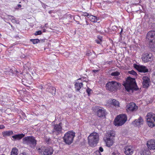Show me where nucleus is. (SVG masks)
<instances>
[{
    "label": "nucleus",
    "mask_w": 155,
    "mask_h": 155,
    "mask_svg": "<svg viewBox=\"0 0 155 155\" xmlns=\"http://www.w3.org/2000/svg\"><path fill=\"white\" fill-rule=\"evenodd\" d=\"M25 136V135L23 134L15 135L12 136L13 138V140H18L21 139Z\"/></svg>",
    "instance_id": "nucleus-19"
},
{
    "label": "nucleus",
    "mask_w": 155,
    "mask_h": 155,
    "mask_svg": "<svg viewBox=\"0 0 155 155\" xmlns=\"http://www.w3.org/2000/svg\"><path fill=\"white\" fill-rule=\"evenodd\" d=\"M150 151L148 149L144 150L142 153L143 155H150Z\"/></svg>",
    "instance_id": "nucleus-29"
},
{
    "label": "nucleus",
    "mask_w": 155,
    "mask_h": 155,
    "mask_svg": "<svg viewBox=\"0 0 155 155\" xmlns=\"http://www.w3.org/2000/svg\"><path fill=\"white\" fill-rule=\"evenodd\" d=\"M127 117L125 114H122L117 116L114 120L115 126H121L124 124L127 120Z\"/></svg>",
    "instance_id": "nucleus-5"
},
{
    "label": "nucleus",
    "mask_w": 155,
    "mask_h": 155,
    "mask_svg": "<svg viewBox=\"0 0 155 155\" xmlns=\"http://www.w3.org/2000/svg\"><path fill=\"white\" fill-rule=\"evenodd\" d=\"M99 71L98 70H93V71L94 72H96L98 71Z\"/></svg>",
    "instance_id": "nucleus-48"
},
{
    "label": "nucleus",
    "mask_w": 155,
    "mask_h": 155,
    "mask_svg": "<svg viewBox=\"0 0 155 155\" xmlns=\"http://www.w3.org/2000/svg\"><path fill=\"white\" fill-rule=\"evenodd\" d=\"M122 29L121 31V32H122Z\"/></svg>",
    "instance_id": "nucleus-53"
},
{
    "label": "nucleus",
    "mask_w": 155,
    "mask_h": 155,
    "mask_svg": "<svg viewBox=\"0 0 155 155\" xmlns=\"http://www.w3.org/2000/svg\"><path fill=\"white\" fill-rule=\"evenodd\" d=\"M149 47L151 50L155 52V42H150Z\"/></svg>",
    "instance_id": "nucleus-23"
},
{
    "label": "nucleus",
    "mask_w": 155,
    "mask_h": 155,
    "mask_svg": "<svg viewBox=\"0 0 155 155\" xmlns=\"http://www.w3.org/2000/svg\"><path fill=\"white\" fill-rule=\"evenodd\" d=\"M125 153L126 155H131L133 153V150L130 146H125L124 148Z\"/></svg>",
    "instance_id": "nucleus-17"
},
{
    "label": "nucleus",
    "mask_w": 155,
    "mask_h": 155,
    "mask_svg": "<svg viewBox=\"0 0 155 155\" xmlns=\"http://www.w3.org/2000/svg\"><path fill=\"white\" fill-rule=\"evenodd\" d=\"M2 155H4V154H2Z\"/></svg>",
    "instance_id": "nucleus-54"
},
{
    "label": "nucleus",
    "mask_w": 155,
    "mask_h": 155,
    "mask_svg": "<svg viewBox=\"0 0 155 155\" xmlns=\"http://www.w3.org/2000/svg\"><path fill=\"white\" fill-rule=\"evenodd\" d=\"M62 125V123H60L58 124H54L53 126V129L52 131L53 135H57L61 133Z\"/></svg>",
    "instance_id": "nucleus-10"
},
{
    "label": "nucleus",
    "mask_w": 155,
    "mask_h": 155,
    "mask_svg": "<svg viewBox=\"0 0 155 155\" xmlns=\"http://www.w3.org/2000/svg\"><path fill=\"white\" fill-rule=\"evenodd\" d=\"M84 15L85 16H87V17L88 18V17L89 16H90V15L88 13H84Z\"/></svg>",
    "instance_id": "nucleus-43"
},
{
    "label": "nucleus",
    "mask_w": 155,
    "mask_h": 155,
    "mask_svg": "<svg viewBox=\"0 0 155 155\" xmlns=\"http://www.w3.org/2000/svg\"><path fill=\"white\" fill-rule=\"evenodd\" d=\"M8 18L9 19H11L13 23H15L16 21V20L14 19V18L12 16H9Z\"/></svg>",
    "instance_id": "nucleus-32"
},
{
    "label": "nucleus",
    "mask_w": 155,
    "mask_h": 155,
    "mask_svg": "<svg viewBox=\"0 0 155 155\" xmlns=\"http://www.w3.org/2000/svg\"><path fill=\"white\" fill-rule=\"evenodd\" d=\"M18 7H21V5L20 4H18Z\"/></svg>",
    "instance_id": "nucleus-49"
},
{
    "label": "nucleus",
    "mask_w": 155,
    "mask_h": 155,
    "mask_svg": "<svg viewBox=\"0 0 155 155\" xmlns=\"http://www.w3.org/2000/svg\"><path fill=\"white\" fill-rule=\"evenodd\" d=\"M22 142L23 144L28 145L31 147L34 148L36 145L37 141L32 136H27L23 138Z\"/></svg>",
    "instance_id": "nucleus-3"
},
{
    "label": "nucleus",
    "mask_w": 155,
    "mask_h": 155,
    "mask_svg": "<svg viewBox=\"0 0 155 155\" xmlns=\"http://www.w3.org/2000/svg\"><path fill=\"white\" fill-rule=\"evenodd\" d=\"M29 64H29V63H27L26 64V65H27H27H29Z\"/></svg>",
    "instance_id": "nucleus-52"
},
{
    "label": "nucleus",
    "mask_w": 155,
    "mask_h": 155,
    "mask_svg": "<svg viewBox=\"0 0 155 155\" xmlns=\"http://www.w3.org/2000/svg\"><path fill=\"white\" fill-rule=\"evenodd\" d=\"M126 108V110L127 112H134L137 110L138 107L133 102H131L127 104Z\"/></svg>",
    "instance_id": "nucleus-12"
},
{
    "label": "nucleus",
    "mask_w": 155,
    "mask_h": 155,
    "mask_svg": "<svg viewBox=\"0 0 155 155\" xmlns=\"http://www.w3.org/2000/svg\"><path fill=\"white\" fill-rule=\"evenodd\" d=\"M5 128V126L3 125H0V129H3Z\"/></svg>",
    "instance_id": "nucleus-44"
},
{
    "label": "nucleus",
    "mask_w": 155,
    "mask_h": 155,
    "mask_svg": "<svg viewBox=\"0 0 155 155\" xmlns=\"http://www.w3.org/2000/svg\"><path fill=\"white\" fill-rule=\"evenodd\" d=\"M3 137L9 136L13 134V133L12 130L4 131L2 133Z\"/></svg>",
    "instance_id": "nucleus-21"
},
{
    "label": "nucleus",
    "mask_w": 155,
    "mask_h": 155,
    "mask_svg": "<svg viewBox=\"0 0 155 155\" xmlns=\"http://www.w3.org/2000/svg\"><path fill=\"white\" fill-rule=\"evenodd\" d=\"M15 23H16L17 24H18L19 23L18 21L17 20H16V21H15Z\"/></svg>",
    "instance_id": "nucleus-47"
},
{
    "label": "nucleus",
    "mask_w": 155,
    "mask_h": 155,
    "mask_svg": "<svg viewBox=\"0 0 155 155\" xmlns=\"http://www.w3.org/2000/svg\"><path fill=\"white\" fill-rule=\"evenodd\" d=\"M52 12V11H50L49 12V13L50 14H51Z\"/></svg>",
    "instance_id": "nucleus-50"
},
{
    "label": "nucleus",
    "mask_w": 155,
    "mask_h": 155,
    "mask_svg": "<svg viewBox=\"0 0 155 155\" xmlns=\"http://www.w3.org/2000/svg\"><path fill=\"white\" fill-rule=\"evenodd\" d=\"M7 94L6 93H4L3 94L2 97V101H4L5 102L6 101V99L7 97Z\"/></svg>",
    "instance_id": "nucleus-30"
},
{
    "label": "nucleus",
    "mask_w": 155,
    "mask_h": 155,
    "mask_svg": "<svg viewBox=\"0 0 155 155\" xmlns=\"http://www.w3.org/2000/svg\"><path fill=\"white\" fill-rule=\"evenodd\" d=\"M75 88L76 91H79L83 86L82 83H77L75 85Z\"/></svg>",
    "instance_id": "nucleus-22"
},
{
    "label": "nucleus",
    "mask_w": 155,
    "mask_h": 155,
    "mask_svg": "<svg viewBox=\"0 0 155 155\" xmlns=\"http://www.w3.org/2000/svg\"><path fill=\"white\" fill-rule=\"evenodd\" d=\"M123 84L128 92H132L133 90L137 89V85L134 78L128 77L126 81L123 82Z\"/></svg>",
    "instance_id": "nucleus-1"
},
{
    "label": "nucleus",
    "mask_w": 155,
    "mask_h": 155,
    "mask_svg": "<svg viewBox=\"0 0 155 155\" xmlns=\"http://www.w3.org/2000/svg\"><path fill=\"white\" fill-rule=\"evenodd\" d=\"M64 55L65 56H66L67 57L68 56V55H69V53L68 52H65V53H64Z\"/></svg>",
    "instance_id": "nucleus-41"
},
{
    "label": "nucleus",
    "mask_w": 155,
    "mask_h": 155,
    "mask_svg": "<svg viewBox=\"0 0 155 155\" xmlns=\"http://www.w3.org/2000/svg\"><path fill=\"white\" fill-rule=\"evenodd\" d=\"M108 135L109 137L107 138L106 142L107 146L110 147L112 146L114 143L113 139L111 138V137L114 136V134L112 132H110Z\"/></svg>",
    "instance_id": "nucleus-13"
},
{
    "label": "nucleus",
    "mask_w": 155,
    "mask_h": 155,
    "mask_svg": "<svg viewBox=\"0 0 155 155\" xmlns=\"http://www.w3.org/2000/svg\"><path fill=\"white\" fill-rule=\"evenodd\" d=\"M147 145L148 148L150 150L155 149V140H151L147 141Z\"/></svg>",
    "instance_id": "nucleus-16"
},
{
    "label": "nucleus",
    "mask_w": 155,
    "mask_h": 155,
    "mask_svg": "<svg viewBox=\"0 0 155 155\" xmlns=\"http://www.w3.org/2000/svg\"><path fill=\"white\" fill-rule=\"evenodd\" d=\"M95 41H96V42L98 44H101V42H102V41H101L100 40H96Z\"/></svg>",
    "instance_id": "nucleus-39"
},
{
    "label": "nucleus",
    "mask_w": 155,
    "mask_h": 155,
    "mask_svg": "<svg viewBox=\"0 0 155 155\" xmlns=\"http://www.w3.org/2000/svg\"><path fill=\"white\" fill-rule=\"evenodd\" d=\"M147 39L150 42H155V31H150L149 32L147 35Z\"/></svg>",
    "instance_id": "nucleus-11"
},
{
    "label": "nucleus",
    "mask_w": 155,
    "mask_h": 155,
    "mask_svg": "<svg viewBox=\"0 0 155 155\" xmlns=\"http://www.w3.org/2000/svg\"><path fill=\"white\" fill-rule=\"evenodd\" d=\"M141 59L145 63L152 61L153 59L152 54L149 52L144 53L142 55Z\"/></svg>",
    "instance_id": "nucleus-9"
},
{
    "label": "nucleus",
    "mask_w": 155,
    "mask_h": 155,
    "mask_svg": "<svg viewBox=\"0 0 155 155\" xmlns=\"http://www.w3.org/2000/svg\"><path fill=\"white\" fill-rule=\"evenodd\" d=\"M110 103L115 106H118L119 103L118 101L115 99L110 101Z\"/></svg>",
    "instance_id": "nucleus-25"
},
{
    "label": "nucleus",
    "mask_w": 155,
    "mask_h": 155,
    "mask_svg": "<svg viewBox=\"0 0 155 155\" xmlns=\"http://www.w3.org/2000/svg\"><path fill=\"white\" fill-rule=\"evenodd\" d=\"M91 91L92 90L88 87L86 90V92L87 93L88 96L90 95V94H91Z\"/></svg>",
    "instance_id": "nucleus-33"
},
{
    "label": "nucleus",
    "mask_w": 155,
    "mask_h": 155,
    "mask_svg": "<svg viewBox=\"0 0 155 155\" xmlns=\"http://www.w3.org/2000/svg\"><path fill=\"white\" fill-rule=\"evenodd\" d=\"M129 74L133 75H136L137 74L136 72L133 70L129 71Z\"/></svg>",
    "instance_id": "nucleus-34"
},
{
    "label": "nucleus",
    "mask_w": 155,
    "mask_h": 155,
    "mask_svg": "<svg viewBox=\"0 0 155 155\" xmlns=\"http://www.w3.org/2000/svg\"><path fill=\"white\" fill-rule=\"evenodd\" d=\"M91 54V53L90 51H87L86 55L88 56H90Z\"/></svg>",
    "instance_id": "nucleus-36"
},
{
    "label": "nucleus",
    "mask_w": 155,
    "mask_h": 155,
    "mask_svg": "<svg viewBox=\"0 0 155 155\" xmlns=\"http://www.w3.org/2000/svg\"><path fill=\"white\" fill-rule=\"evenodd\" d=\"M143 81L142 84L144 88H147L149 85L150 81L149 78L147 76L143 77Z\"/></svg>",
    "instance_id": "nucleus-15"
},
{
    "label": "nucleus",
    "mask_w": 155,
    "mask_h": 155,
    "mask_svg": "<svg viewBox=\"0 0 155 155\" xmlns=\"http://www.w3.org/2000/svg\"><path fill=\"white\" fill-rule=\"evenodd\" d=\"M42 34V32L41 31H38L35 32V35H41Z\"/></svg>",
    "instance_id": "nucleus-35"
},
{
    "label": "nucleus",
    "mask_w": 155,
    "mask_h": 155,
    "mask_svg": "<svg viewBox=\"0 0 155 155\" xmlns=\"http://www.w3.org/2000/svg\"><path fill=\"white\" fill-rule=\"evenodd\" d=\"M99 40H100L101 41H102V37L101 36H99L98 37Z\"/></svg>",
    "instance_id": "nucleus-45"
},
{
    "label": "nucleus",
    "mask_w": 155,
    "mask_h": 155,
    "mask_svg": "<svg viewBox=\"0 0 155 155\" xmlns=\"http://www.w3.org/2000/svg\"><path fill=\"white\" fill-rule=\"evenodd\" d=\"M134 67L140 72L146 73L148 71V69L144 66L135 64Z\"/></svg>",
    "instance_id": "nucleus-14"
},
{
    "label": "nucleus",
    "mask_w": 155,
    "mask_h": 155,
    "mask_svg": "<svg viewBox=\"0 0 155 155\" xmlns=\"http://www.w3.org/2000/svg\"><path fill=\"white\" fill-rule=\"evenodd\" d=\"M143 118L140 117L138 119L135 120L133 122V124L136 126H138L143 124Z\"/></svg>",
    "instance_id": "nucleus-18"
},
{
    "label": "nucleus",
    "mask_w": 155,
    "mask_h": 155,
    "mask_svg": "<svg viewBox=\"0 0 155 155\" xmlns=\"http://www.w3.org/2000/svg\"><path fill=\"white\" fill-rule=\"evenodd\" d=\"M146 119L148 125L152 127L155 126V114L152 113L147 114L146 116Z\"/></svg>",
    "instance_id": "nucleus-7"
},
{
    "label": "nucleus",
    "mask_w": 155,
    "mask_h": 155,
    "mask_svg": "<svg viewBox=\"0 0 155 155\" xmlns=\"http://www.w3.org/2000/svg\"><path fill=\"white\" fill-rule=\"evenodd\" d=\"M121 84L115 81H109L106 85L107 90L111 91H115L118 89Z\"/></svg>",
    "instance_id": "nucleus-6"
},
{
    "label": "nucleus",
    "mask_w": 155,
    "mask_h": 155,
    "mask_svg": "<svg viewBox=\"0 0 155 155\" xmlns=\"http://www.w3.org/2000/svg\"><path fill=\"white\" fill-rule=\"evenodd\" d=\"M31 41L32 42L33 44H36L39 42V40L38 39H31Z\"/></svg>",
    "instance_id": "nucleus-31"
},
{
    "label": "nucleus",
    "mask_w": 155,
    "mask_h": 155,
    "mask_svg": "<svg viewBox=\"0 0 155 155\" xmlns=\"http://www.w3.org/2000/svg\"><path fill=\"white\" fill-rule=\"evenodd\" d=\"M18 150L16 148H13L11 152V155H18Z\"/></svg>",
    "instance_id": "nucleus-26"
},
{
    "label": "nucleus",
    "mask_w": 155,
    "mask_h": 155,
    "mask_svg": "<svg viewBox=\"0 0 155 155\" xmlns=\"http://www.w3.org/2000/svg\"><path fill=\"white\" fill-rule=\"evenodd\" d=\"M120 74V72H118V71H115L113 72H112L111 74L110 75L111 76H114L115 77V78L116 79H119V78L117 77V76L119 75Z\"/></svg>",
    "instance_id": "nucleus-24"
},
{
    "label": "nucleus",
    "mask_w": 155,
    "mask_h": 155,
    "mask_svg": "<svg viewBox=\"0 0 155 155\" xmlns=\"http://www.w3.org/2000/svg\"><path fill=\"white\" fill-rule=\"evenodd\" d=\"M97 114L99 117L104 116L105 114L104 110V109H99L97 111Z\"/></svg>",
    "instance_id": "nucleus-20"
},
{
    "label": "nucleus",
    "mask_w": 155,
    "mask_h": 155,
    "mask_svg": "<svg viewBox=\"0 0 155 155\" xmlns=\"http://www.w3.org/2000/svg\"><path fill=\"white\" fill-rule=\"evenodd\" d=\"M20 155H28V154L25 152H24L23 153H21Z\"/></svg>",
    "instance_id": "nucleus-40"
},
{
    "label": "nucleus",
    "mask_w": 155,
    "mask_h": 155,
    "mask_svg": "<svg viewBox=\"0 0 155 155\" xmlns=\"http://www.w3.org/2000/svg\"><path fill=\"white\" fill-rule=\"evenodd\" d=\"M49 91L52 95H55L56 92V88L54 87H51Z\"/></svg>",
    "instance_id": "nucleus-28"
},
{
    "label": "nucleus",
    "mask_w": 155,
    "mask_h": 155,
    "mask_svg": "<svg viewBox=\"0 0 155 155\" xmlns=\"http://www.w3.org/2000/svg\"><path fill=\"white\" fill-rule=\"evenodd\" d=\"M88 143L92 147L96 146L99 140V135L96 132L91 133L88 137Z\"/></svg>",
    "instance_id": "nucleus-2"
},
{
    "label": "nucleus",
    "mask_w": 155,
    "mask_h": 155,
    "mask_svg": "<svg viewBox=\"0 0 155 155\" xmlns=\"http://www.w3.org/2000/svg\"><path fill=\"white\" fill-rule=\"evenodd\" d=\"M94 154V155H101L99 151H96Z\"/></svg>",
    "instance_id": "nucleus-38"
},
{
    "label": "nucleus",
    "mask_w": 155,
    "mask_h": 155,
    "mask_svg": "<svg viewBox=\"0 0 155 155\" xmlns=\"http://www.w3.org/2000/svg\"><path fill=\"white\" fill-rule=\"evenodd\" d=\"M75 136L74 132L72 131H69L65 134L63 137L64 141L66 144L70 145L72 143Z\"/></svg>",
    "instance_id": "nucleus-4"
},
{
    "label": "nucleus",
    "mask_w": 155,
    "mask_h": 155,
    "mask_svg": "<svg viewBox=\"0 0 155 155\" xmlns=\"http://www.w3.org/2000/svg\"><path fill=\"white\" fill-rule=\"evenodd\" d=\"M88 18H89L91 21L93 22H95L97 21V18L95 16L90 15L88 17Z\"/></svg>",
    "instance_id": "nucleus-27"
},
{
    "label": "nucleus",
    "mask_w": 155,
    "mask_h": 155,
    "mask_svg": "<svg viewBox=\"0 0 155 155\" xmlns=\"http://www.w3.org/2000/svg\"><path fill=\"white\" fill-rule=\"evenodd\" d=\"M99 150L100 151L102 152L103 151V149L101 147H100L99 148Z\"/></svg>",
    "instance_id": "nucleus-42"
},
{
    "label": "nucleus",
    "mask_w": 155,
    "mask_h": 155,
    "mask_svg": "<svg viewBox=\"0 0 155 155\" xmlns=\"http://www.w3.org/2000/svg\"><path fill=\"white\" fill-rule=\"evenodd\" d=\"M4 46H5L3 45L2 44L0 43V47L2 48Z\"/></svg>",
    "instance_id": "nucleus-46"
},
{
    "label": "nucleus",
    "mask_w": 155,
    "mask_h": 155,
    "mask_svg": "<svg viewBox=\"0 0 155 155\" xmlns=\"http://www.w3.org/2000/svg\"><path fill=\"white\" fill-rule=\"evenodd\" d=\"M38 152L41 154L44 155H51L53 153V150L51 147H41L37 150Z\"/></svg>",
    "instance_id": "nucleus-8"
},
{
    "label": "nucleus",
    "mask_w": 155,
    "mask_h": 155,
    "mask_svg": "<svg viewBox=\"0 0 155 155\" xmlns=\"http://www.w3.org/2000/svg\"><path fill=\"white\" fill-rule=\"evenodd\" d=\"M46 29H44L43 30V32H45L46 31Z\"/></svg>",
    "instance_id": "nucleus-51"
},
{
    "label": "nucleus",
    "mask_w": 155,
    "mask_h": 155,
    "mask_svg": "<svg viewBox=\"0 0 155 155\" xmlns=\"http://www.w3.org/2000/svg\"><path fill=\"white\" fill-rule=\"evenodd\" d=\"M152 82L155 84V75H153L152 78Z\"/></svg>",
    "instance_id": "nucleus-37"
}]
</instances>
